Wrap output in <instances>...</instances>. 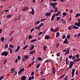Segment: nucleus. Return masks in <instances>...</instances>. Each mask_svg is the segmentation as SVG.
Listing matches in <instances>:
<instances>
[{"label":"nucleus","instance_id":"nucleus-1","mask_svg":"<svg viewBox=\"0 0 80 80\" xmlns=\"http://www.w3.org/2000/svg\"><path fill=\"white\" fill-rule=\"evenodd\" d=\"M49 5H50L52 6V7H53V8H54V9H55V11H54V12L56 13V12H59V11H58V8L57 7H56V5H57V3L55 2L52 3V2H50L49 3Z\"/></svg>","mask_w":80,"mask_h":80},{"label":"nucleus","instance_id":"nucleus-2","mask_svg":"<svg viewBox=\"0 0 80 80\" xmlns=\"http://www.w3.org/2000/svg\"><path fill=\"white\" fill-rule=\"evenodd\" d=\"M8 52L4 51L2 52L1 54L2 56H7L8 55Z\"/></svg>","mask_w":80,"mask_h":80},{"label":"nucleus","instance_id":"nucleus-3","mask_svg":"<svg viewBox=\"0 0 80 80\" xmlns=\"http://www.w3.org/2000/svg\"><path fill=\"white\" fill-rule=\"evenodd\" d=\"M28 9V7H27L25 6L24 8H21V10L22 11H23V12H25V11H27Z\"/></svg>","mask_w":80,"mask_h":80},{"label":"nucleus","instance_id":"nucleus-4","mask_svg":"<svg viewBox=\"0 0 80 80\" xmlns=\"http://www.w3.org/2000/svg\"><path fill=\"white\" fill-rule=\"evenodd\" d=\"M78 23H75V25H76L78 27H80V19H78Z\"/></svg>","mask_w":80,"mask_h":80},{"label":"nucleus","instance_id":"nucleus-5","mask_svg":"<svg viewBox=\"0 0 80 80\" xmlns=\"http://www.w3.org/2000/svg\"><path fill=\"white\" fill-rule=\"evenodd\" d=\"M72 28H73V29H78L79 28V27H77L75 25H72Z\"/></svg>","mask_w":80,"mask_h":80},{"label":"nucleus","instance_id":"nucleus-6","mask_svg":"<svg viewBox=\"0 0 80 80\" xmlns=\"http://www.w3.org/2000/svg\"><path fill=\"white\" fill-rule=\"evenodd\" d=\"M70 65L69 66L70 67H72V66H73V65H74V63H75V62L74 61V60H73V61H70Z\"/></svg>","mask_w":80,"mask_h":80},{"label":"nucleus","instance_id":"nucleus-7","mask_svg":"<svg viewBox=\"0 0 80 80\" xmlns=\"http://www.w3.org/2000/svg\"><path fill=\"white\" fill-rule=\"evenodd\" d=\"M63 43H64V44H67L68 43V41H67V38H65L64 41L63 42Z\"/></svg>","mask_w":80,"mask_h":80},{"label":"nucleus","instance_id":"nucleus-8","mask_svg":"<svg viewBox=\"0 0 80 80\" xmlns=\"http://www.w3.org/2000/svg\"><path fill=\"white\" fill-rule=\"evenodd\" d=\"M52 15V14L50 13V12H47L46 13L45 15L46 17H49V16H50Z\"/></svg>","mask_w":80,"mask_h":80},{"label":"nucleus","instance_id":"nucleus-9","mask_svg":"<svg viewBox=\"0 0 80 80\" xmlns=\"http://www.w3.org/2000/svg\"><path fill=\"white\" fill-rule=\"evenodd\" d=\"M80 60V58H75L74 60V62H78Z\"/></svg>","mask_w":80,"mask_h":80},{"label":"nucleus","instance_id":"nucleus-10","mask_svg":"<svg viewBox=\"0 0 80 80\" xmlns=\"http://www.w3.org/2000/svg\"><path fill=\"white\" fill-rule=\"evenodd\" d=\"M66 63L67 65H69V61H68V59L67 58L66 59Z\"/></svg>","mask_w":80,"mask_h":80},{"label":"nucleus","instance_id":"nucleus-11","mask_svg":"<svg viewBox=\"0 0 80 80\" xmlns=\"http://www.w3.org/2000/svg\"><path fill=\"white\" fill-rule=\"evenodd\" d=\"M50 36L48 35H46L45 37V40H48V39H50Z\"/></svg>","mask_w":80,"mask_h":80},{"label":"nucleus","instance_id":"nucleus-12","mask_svg":"<svg viewBox=\"0 0 80 80\" xmlns=\"http://www.w3.org/2000/svg\"><path fill=\"white\" fill-rule=\"evenodd\" d=\"M58 12L56 13L55 14H54V15L56 16V17H57L61 13V12L60 11H58Z\"/></svg>","mask_w":80,"mask_h":80},{"label":"nucleus","instance_id":"nucleus-13","mask_svg":"<svg viewBox=\"0 0 80 80\" xmlns=\"http://www.w3.org/2000/svg\"><path fill=\"white\" fill-rule=\"evenodd\" d=\"M55 14H53L52 15V18L51 19V20H52V21H53V20H54V18H55Z\"/></svg>","mask_w":80,"mask_h":80},{"label":"nucleus","instance_id":"nucleus-14","mask_svg":"<svg viewBox=\"0 0 80 80\" xmlns=\"http://www.w3.org/2000/svg\"><path fill=\"white\" fill-rule=\"evenodd\" d=\"M52 72L53 74H54L55 73V67H52Z\"/></svg>","mask_w":80,"mask_h":80},{"label":"nucleus","instance_id":"nucleus-15","mask_svg":"<svg viewBox=\"0 0 80 80\" xmlns=\"http://www.w3.org/2000/svg\"><path fill=\"white\" fill-rule=\"evenodd\" d=\"M26 80V76H24L22 77L21 78V80Z\"/></svg>","mask_w":80,"mask_h":80},{"label":"nucleus","instance_id":"nucleus-16","mask_svg":"<svg viewBox=\"0 0 80 80\" xmlns=\"http://www.w3.org/2000/svg\"><path fill=\"white\" fill-rule=\"evenodd\" d=\"M35 52V51L33 50L30 52L29 54H30V55H32V54H33V53H34Z\"/></svg>","mask_w":80,"mask_h":80},{"label":"nucleus","instance_id":"nucleus-17","mask_svg":"<svg viewBox=\"0 0 80 80\" xmlns=\"http://www.w3.org/2000/svg\"><path fill=\"white\" fill-rule=\"evenodd\" d=\"M75 71V69H73L72 70V74L74 75Z\"/></svg>","mask_w":80,"mask_h":80},{"label":"nucleus","instance_id":"nucleus-18","mask_svg":"<svg viewBox=\"0 0 80 80\" xmlns=\"http://www.w3.org/2000/svg\"><path fill=\"white\" fill-rule=\"evenodd\" d=\"M29 14H30V13H31V14H32V15H34L35 12L32 11L31 12H29Z\"/></svg>","mask_w":80,"mask_h":80},{"label":"nucleus","instance_id":"nucleus-19","mask_svg":"<svg viewBox=\"0 0 80 80\" xmlns=\"http://www.w3.org/2000/svg\"><path fill=\"white\" fill-rule=\"evenodd\" d=\"M60 36V33L58 32L56 33V37H58Z\"/></svg>","mask_w":80,"mask_h":80},{"label":"nucleus","instance_id":"nucleus-20","mask_svg":"<svg viewBox=\"0 0 80 80\" xmlns=\"http://www.w3.org/2000/svg\"><path fill=\"white\" fill-rule=\"evenodd\" d=\"M47 48V46L46 45H44L43 47L44 50L46 51V48Z\"/></svg>","mask_w":80,"mask_h":80},{"label":"nucleus","instance_id":"nucleus-21","mask_svg":"<svg viewBox=\"0 0 80 80\" xmlns=\"http://www.w3.org/2000/svg\"><path fill=\"white\" fill-rule=\"evenodd\" d=\"M12 17V16L10 14L8 15L7 17V18H10V17Z\"/></svg>","mask_w":80,"mask_h":80},{"label":"nucleus","instance_id":"nucleus-22","mask_svg":"<svg viewBox=\"0 0 80 80\" xmlns=\"http://www.w3.org/2000/svg\"><path fill=\"white\" fill-rule=\"evenodd\" d=\"M37 60L39 61H42V58L39 57L37 58Z\"/></svg>","mask_w":80,"mask_h":80},{"label":"nucleus","instance_id":"nucleus-23","mask_svg":"<svg viewBox=\"0 0 80 80\" xmlns=\"http://www.w3.org/2000/svg\"><path fill=\"white\" fill-rule=\"evenodd\" d=\"M40 63H38L37 65V66H36V67L37 69H38V68H39V67H40Z\"/></svg>","mask_w":80,"mask_h":80},{"label":"nucleus","instance_id":"nucleus-24","mask_svg":"<svg viewBox=\"0 0 80 80\" xmlns=\"http://www.w3.org/2000/svg\"><path fill=\"white\" fill-rule=\"evenodd\" d=\"M37 41V39H33L32 41H31V43H33V42H36Z\"/></svg>","mask_w":80,"mask_h":80},{"label":"nucleus","instance_id":"nucleus-25","mask_svg":"<svg viewBox=\"0 0 80 80\" xmlns=\"http://www.w3.org/2000/svg\"><path fill=\"white\" fill-rule=\"evenodd\" d=\"M70 37H71V35H68L67 36V38H68V40H69V39H70Z\"/></svg>","mask_w":80,"mask_h":80},{"label":"nucleus","instance_id":"nucleus-26","mask_svg":"<svg viewBox=\"0 0 80 80\" xmlns=\"http://www.w3.org/2000/svg\"><path fill=\"white\" fill-rule=\"evenodd\" d=\"M68 29L69 30H72V25H71V26H69L68 28Z\"/></svg>","mask_w":80,"mask_h":80},{"label":"nucleus","instance_id":"nucleus-27","mask_svg":"<svg viewBox=\"0 0 80 80\" xmlns=\"http://www.w3.org/2000/svg\"><path fill=\"white\" fill-rule=\"evenodd\" d=\"M1 40H2V42H4V38L3 37H2L1 38Z\"/></svg>","mask_w":80,"mask_h":80},{"label":"nucleus","instance_id":"nucleus-28","mask_svg":"<svg viewBox=\"0 0 80 80\" xmlns=\"http://www.w3.org/2000/svg\"><path fill=\"white\" fill-rule=\"evenodd\" d=\"M9 47L10 48H14V46L12 45H10L9 46Z\"/></svg>","mask_w":80,"mask_h":80},{"label":"nucleus","instance_id":"nucleus-29","mask_svg":"<svg viewBox=\"0 0 80 80\" xmlns=\"http://www.w3.org/2000/svg\"><path fill=\"white\" fill-rule=\"evenodd\" d=\"M67 13L66 12H63L62 13V15L63 16H65L66 15H67Z\"/></svg>","mask_w":80,"mask_h":80},{"label":"nucleus","instance_id":"nucleus-30","mask_svg":"<svg viewBox=\"0 0 80 80\" xmlns=\"http://www.w3.org/2000/svg\"><path fill=\"white\" fill-rule=\"evenodd\" d=\"M28 57V55H25L24 56V58L25 59H27Z\"/></svg>","mask_w":80,"mask_h":80},{"label":"nucleus","instance_id":"nucleus-31","mask_svg":"<svg viewBox=\"0 0 80 80\" xmlns=\"http://www.w3.org/2000/svg\"><path fill=\"white\" fill-rule=\"evenodd\" d=\"M56 19L57 20H58V21L59 20H60V19H61V18L60 17H57Z\"/></svg>","mask_w":80,"mask_h":80},{"label":"nucleus","instance_id":"nucleus-32","mask_svg":"<svg viewBox=\"0 0 80 80\" xmlns=\"http://www.w3.org/2000/svg\"><path fill=\"white\" fill-rule=\"evenodd\" d=\"M24 70H25V69L24 68H23L21 69H20V71L22 72H23V71H24Z\"/></svg>","mask_w":80,"mask_h":80},{"label":"nucleus","instance_id":"nucleus-33","mask_svg":"<svg viewBox=\"0 0 80 80\" xmlns=\"http://www.w3.org/2000/svg\"><path fill=\"white\" fill-rule=\"evenodd\" d=\"M32 36L31 35H30L29 36V37H28V38L29 39H31V38H32Z\"/></svg>","mask_w":80,"mask_h":80},{"label":"nucleus","instance_id":"nucleus-34","mask_svg":"<svg viewBox=\"0 0 80 80\" xmlns=\"http://www.w3.org/2000/svg\"><path fill=\"white\" fill-rule=\"evenodd\" d=\"M20 17H21V15H19L18 16V20L19 21L20 20Z\"/></svg>","mask_w":80,"mask_h":80},{"label":"nucleus","instance_id":"nucleus-35","mask_svg":"<svg viewBox=\"0 0 80 80\" xmlns=\"http://www.w3.org/2000/svg\"><path fill=\"white\" fill-rule=\"evenodd\" d=\"M8 44H6L4 46V49H6V48H8Z\"/></svg>","mask_w":80,"mask_h":80},{"label":"nucleus","instance_id":"nucleus-36","mask_svg":"<svg viewBox=\"0 0 80 80\" xmlns=\"http://www.w3.org/2000/svg\"><path fill=\"white\" fill-rule=\"evenodd\" d=\"M51 32H56L55 31V29L53 30V28H51Z\"/></svg>","mask_w":80,"mask_h":80},{"label":"nucleus","instance_id":"nucleus-37","mask_svg":"<svg viewBox=\"0 0 80 80\" xmlns=\"http://www.w3.org/2000/svg\"><path fill=\"white\" fill-rule=\"evenodd\" d=\"M80 16V15L79 13H78L75 16V17H78Z\"/></svg>","mask_w":80,"mask_h":80},{"label":"nucleus","instance_id":"nucleus-38","mask_svg":"<svg viewBox=\"0 0 80 80\" xmlns=\"http://www.w3.org/2000/svg\"><path fill=\"white\" fill-rule=\"evenodd\" d=\"M27 47H28V45H26L25 47H24L23 48V50H25L27 48Z\"/></svg>","mask_w":80,"mask_h":80},{"label":"nucleus","instance_id":"nucleus-39","mask_svg":"<svg viewBox=\"0 0 80 80\" xmlns=\"http://www.w3.org/2000/svg\"><path fill=\"white\" fill-rule=\"evenodd\" d=\"M34 30H35V28H32L30 32L31 33H32V32Z\"/></svg>","mask_w":80,"mask_h":80},{"label":"nucleus","instance_id":"nucleus-40","mask_svg":"<svg viewBox=\"0 0 80 80\" xmlns=\"http://www.w3.org/2000/svg\"><path fill=\"white\" fill-rule=\"evenodd\" d=\"M65 75L63 74L60 77L59 79H60L61 78H63V77L65 76Z\"/></svg>","mask_w":80,"mask_h":80},{"label":"nucleus","instance_id":"nucleus-41","mask_svg":"<svg viewBox=\"0 0 80 80\" xmlns=\"http://www.w3.org/2000/svg\"><path fill=\"white\" fill-rule=\"evenodd\" d=\"M58 29H59V28H56L54 29L55 32H57V30H58Z\"/></svg>","mask_w":80,"mask_h":80},{"label":"nucleus","instance_id":"nucleus-42","mask_svg":"<svg viewBox=\"0 0 80 80\" xmlns=\"http://www.w3.org/2000/svg\"><path fill=\"white\" fill-rule=\"evenodd\" d=\"M76 57L77 58H79V57H79V55H78V54H77L76 55Z\"/></svg>","mask_w":80,"mask_h":80},{"label":"nucleus","instance_id":"nucleus-43","mask_svg":"<svg viewBox=\"0 0 80 80\" xmlns=\"http://www.w3.org/2000/svg\"><path fill=\"white\" fill-rule=\"evenodd\" d=\"M15 68H12L10 70L11 72H13V70H15Z\"/></svg>","mask_w":80,"mask_h":80},{"label":"nucleus","instance_id":"nucleus-44","mask_svg":"<svg viewBox=\"0 0 80 80\" xmlns=\"http://www.w3.org/2000/svg\"><path fill=\"white\" fill-rule=\"evenodd\" d=\"M40 21H37L35 22V24L38 25V24H39V23H40Z\"/></svg>","mask_w":80,"mask_h":80},{"label":"nucleus","instance_id":"nucleus-45","mask_svg":"<svg viewBox=\"0 0 80 80\" xmlns=\"http://www.w3.org/2000/svg\"><path fill=\"white\" fill-rule=\"evenodd\" d=\"M62 39H65V37H66V36L65 35H63L62 36Z\"/></svg>","mask_w":80,"mask_h":80},{"label":"nucleus","instance_id":"nucleus-46","mask_svg":"<svg viewBox=\"0 0 80 80\" xmlns=\"http://www.w3.org/2000/svg\"><path fill=\"white\" fill-rule=\"evenodd\" d=\"M21 58V57H20V56H18L17 57V58L19 60H20Z\"/></svg>","mask_w":80,"mask_h":80},{"label":"nucleus","instance_id":"nucleus-47","mask_svg":"<svg viewBox=\"0 0 80 80\" xmlns=\"http://www.w3.org/2000/svg\"><path fill=\"white\" fill-rule=\"evenodd\" d=\"M44 20H46V19H41L40 21L41 22H43V21H44Z\"/></svg>","mask_w":80,"mask_h":80},{"label":"nucleus","instance_id":"nucleus-48","mask_svg":"<svg viewBox=\"0 0 80 80\" xmlns=\"http://www.w3.org/2000/svg\"><path fill=\"white\" fill-rule=\"evenodd\" d=\"M70 47H69L67 49V52H70Z\"/></svg>","mask_w":80,"mask_h":80},{"label":"nucleus","instance_id":"nucleus-49","mask_svg":"<svg viewBox=\"0 0 80 80\" xmlns=\"http://www.w3.org/2000/svg\"><path fill=\"white\" fill-rule=\"evenodd\" d=\"M18 60L17 59H16L15 60V63H18Z\"/></svg>","mask_w":80,"mask_h":80},{"label":"nucleus","instance_id":"nucleus-50","mask_svg":"<svg viewBox=\"0 0 80 80\" xmlns=\"http://www.w3.org/2000/svg\"><path fill=\"white\" fill-rule=\"evenodd\" d=\"M22 73V72H21V71H20V70L18 72V74H19V75H20V74H21V73Z\"/></svg>","mask_w":80,"mask_h":80},{"label":"nucleus","instance_id":"nucleus-51","mask_svg":"<svg viewBox=\"0 0 80 80\" xmlns=\"http://www.w3.org/2000/svg\"><path fill=\"white\" fill-rule=\"evenodd\" d=\"M9 52L10 53H13V49H12V50H10Z\"/></svg>","mask_w":80,"mask_h":80},{"label":"nucleus","instance_id":"nucleus-52","mask_svg":"<svg viewBox=\"0 0 80 80\" xmlns=\"http://www.w3.org/2000/svg\"><path fill=\"white\" fill-rule=\"evenodd\" d=\"M20 46H18L17 47V49L18 50H20Z\"/></svg>","mask_w":80,"mask_h":80},{"label":"nucleus","instance_id":"nucleus-53","mask_svg":"<svg viewBox=\"0 0 80 80\" xmlns=\"http://www.w3.org/2000/svg\"><path fill=\"white\" fill-rule=\"evenodd\" d=\"M72 55H70L68 57V58L70 59V58H72Z\"/></svg>","mask_w":80,"mask_h":80},{"label":"nucleus","instance_id":"nucleus-54","mask_svg":"<svg viewBox=\"0 0 80 80\" xmlns=\"http://www.w3.org/2000/svg\"><path fill=\"white\" fill-rule=\"evenodd\" d=\"M42 34V32H40L38 34V35L40 36Z\"/></svg>","mask_w":80,"mask_h":80},{"label":"nucleus","instance_id":"nucleus-55","mask_svg":"<svg viewBox=\"0 0 80 80\" xmlns=\"http://www.w3.org/2000/svg\"><path fill=\"white\" fill-rule=\"evenodd\" d=\"M3 76H2L0 78V80H2L3 78Z\"/></svg>","mask_w":80,"mask_h":80},{"label":"nucleus","instance_id":"nucleus-56","mask_svg":"<svg viewBox=\"0 0 80 80\" xmlns=\"http://www.w3.org/2000/svg\"><path fill=\"white\" fill-rule=\"evenodd\" d=\"M68 79L67 76H66L65 78H64V80H67Z\"/></svg>","mask_w":80,"mask_h":80},{"label":"nucleus","instance_id":"nucleus-57","mask_svg":"<svg viewBox=\"0 0 80 80\" xmlns=\"http://www.w3.org/2000/svg\"><path fill=\"white\" fill-rule=\"evenodd\" d=\"M62 23L63 24L64 23V24H66V22H65V20H63V21Z\"/></svg>","mask_w":80,"mask_h":80},{"label":"nucleus","instance_id":"nucleus-58","mask_svg":"<svg viewBox=\"0 0 80 80\" xmlns=\"http://www.w3.org/2000/svg\"><path fill=\"white\" fill-rule=\"evenodd\" d=\"M72 68V67L69 66V67L68 68L67 70H69V69H70V68Z\"/></svg>","mask_w":80,"mask_h":80},{"label":"nucleus","instance_id":"nucleus-59","mask_svg":"<svg viewBox=\"0 0 80 80\" xmlns=\"http://www.w3.org/2000/svg\"><path fill=\"white\" fill-rule=\"evenodd\" d=\"M13 38H10V41L12 42V40H13Z\"/></svg>","mask_w":80,"mask_h":80},{"label":"nucleus","instance_id":"nucleus-60","mask_svg":"<svg viewBox=\"0 0 80 80\" xmlns=\"http://www.w3.org/2000/svg\"><path fill=\"white\" fill-rule=\"evenodd\" d=\"M41 25V26H44V24H43V23H42L41 24H40V25Z\"/></svg>","mask_w":80,"mask_h":80},{"label":"nucleus","instance_id":"nucleus-61","mask_svg":"<svg viewBox=\"0 0 80 80\" xmlns=\"http://www.w3.org/2000/svg\"><path fill=\"white\" fill-rule=\"evenodd\" d=\"M17 17L15 18L14 19V21H17Z\"/></svg>","mask_w":80,"mask_h":80},{"label":"nucleus","instance_id":"nucleus-62","mask_svg":"<svg viewBox=\"0 0 80 80\" xmlns=\"http://www.w3.org/2000/svg\"><path fill=\"white\" fill-rule=\"evenodd\" d=\"M57 55V57H60V54H59V53H57V55Z\"/></svg>","mask_w":80,"mask_h":80},{"label":"nucleus","instance_id":"nucleus-63","mask_svg":"<svg viewBox=\"0 0 80 80\" xmlns=\"http://www.w3.org/2000/svg\"><path fill=\"white\" fill-rule=\"evenodd\" d=\"M34 75V72H33L32 71L31 72V75Z\"/></svg>","mask_w":80,"mask_h":80},{"label":"nucleus","instance_id":"nucleus-64","mask_svg":"<svg viewBox=\"0 0 80 80\" xmlns=\"http://www.w3.org/2000/svg\"><path fill=\"white\" fill-rule=\"evenodd\" d=\"M80 36V32H79L78 35V37L79 38V36Z\"/></svg>","mask_w":80,"mask_h":80}]
</instances>
